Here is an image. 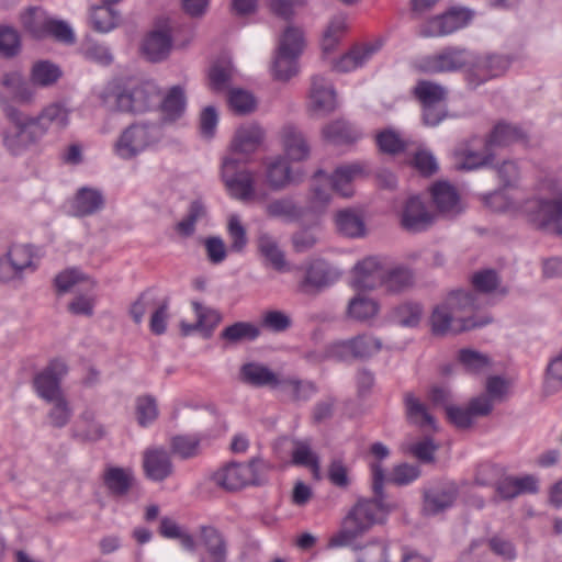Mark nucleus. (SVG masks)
<instances>
[{
  "instance_id": "f257e3e1",
  "label": "nucleus",
  "mask_w": 562,
  "mask_h": 562,
  "mask_svg": "<svg viewBox=\"0 0 562 562\" xmlns=\"http://www.w3.org/2000/svg\"><path fill=\"white\" fill-rule=\"evenodd\" d=\"M0 106L10 122L3 132L2 143L14 156L38 145L52 127L63 130L69 123L68 111L58 103H52L37 115H31L0 95Z\"/></svg>"
},
{
  "instance_id": "f03ea898",
  "label": "nucleus",
  "mask_w": 562,
  "mask_h": 562,
  "mask_svg": "<svg viewBox=\"0 0 562 562\" xmlns=\"http://www.w3.org/2000/svg\"><path fill=\"white\" fill-rule=\"evenodd\" d=\"M374 498L359 501L345 518L344 528L334 535L328 548L351 546L352 541L368 531L373 525L384 520L389 507L383 502L384 470L378 462L371 464Z\"/></svg>"
},
{
  "instance_id": "7ed1b4c3",
  "label": "nucleus",
  "mask_w": 562,
  "mask_h": 562,
  "mask_svg": "<svg viewBox=\"0 0 562 562\" xmlns=\"http://www.w3.org/2000/svg\"><path fill=\"white\" fill-rule=\"evenodd\" d=\"M480 307L477 295L463 290L451 291L432 310L431 330L435 335L459 334L491 323L487 316L476 319L472 314Z\"/></svg>"
},
{
  "instance_id": "20e7f679",
  "label": "nucleus",
  "mask_w": 562,
  "mask_h": 562,
  "mask_svg": "<svg viewBox=\"0 0 562 562\" xmlns=\"http://www.w3.org/2000/svg\"><path fill=\"white\" fill-rule=\"evenodd\" d=\"M382 347L383 342L379 337L371 333H362L348 339L331 341L321 351L307 352L305 358L314 363L326 360L339 362L369 360L378 355Z\"/></svg>"
},
{
  "instance_id": "39448f33",
  "label": "nucleus",
  "mask_w": 562,
  "mask_h": 562,
  "mask_svg": "<svg viewBox=\"0 0 562 562\" xmlns=\"http://www.w3.org/2000/svg\"><path fill=\"white\" fill-rule=\"evenodd\" d=\"M160 89L151 80L130 81L111 89L105 102L119 112L142 114L158 104Z\"/></svg>"
},
{
  "instance_id": "423d86ee",
  "label": "nucleus",
  "mask_w": 562,
  "mask_h": 562,
  "mask_svg": "<svg viewBox=\"0 0 562 562\" xmlns=\"http://www.w3.org/2000/svg\"><path fill=\"white\" fill-rule=\"evenodd\" d=\"M160 123L140 121L127 126L114 144V153L122 159L135 158L157 146L164 138Z\"/></svg>"
},
{
  "instance_id": "0eeeda50",
  "label": "nucleus",
  "mask_w": 562,
  "mask_h": 562,
  "mask_svg": "<svg viewBox=\"0 0 562 562\" xmlns=\"http://www.w3.org/2000/svg\"><path fill=\"white\" fill-rule=\"evenodd\" d=\"M303 48V31L292 25L288 26L279 38L272 63V76L274 79L288 81L299 72L297 60Z\"/></svg>"
},
{
  "instance_id": "6e6552de",
  "label": "nucleus",
  "mask_w": 562,
  "mask_h": 562,
  "mask_svg": "<svg viewBox=\"0 0 562 562\" xmlns=\"http://www.w3.org/2000/svg\"><path fill=\"white\" fill-rule=\"evenodd\" d=\"M241 162L245 161L233 156L223 160L221 176L229 196L243 203L262 200L257 194L255 171L243 168Z\"/></svg>"
},
{
  "instance_id": "1a4fd4ad",
  "label": "nucleus",
  "mask_w": 562,
  "mask_h": 562,
  "mask_svg": "<svg viewBox=\"0 0 562 562\" xmlns=\"http://www.w3.org/2000/svg\"><path fill=\"white\" fill-rule=\"evenodd\" d=\"M524 212L536 227L562 236V193L554 191L551 199H531L525 203Z\"/></svg>"
},
{
  "instance_id": "9d476101",
  "label": "nucleus",
  "mask_w": 562,
  "mask_h": 562,
  "mask_svg": "<svg viewBox=\"0 0 562 562\" xmlns=\"http://www.w3.org/2000/svg\"><path fill=\"white\" fill-rule=\"evenodd\" d=\"M471 52L461 46H446L442 49L419 57L415 67L425 74L456 72L467 67Z\"/></svg>"
},
{
  "instance_id": "9b49d317",
  "label": "nucleus",
  "mask_w": 562,
  "mask_h": 562,
  "mask_svg": "<svg viewBox=\"0 0 562 562\" xmlns=\"http://www.w3.org/2000/svg\"><path fill=\"white\" fill-rule=\"evenodd\" d=\"M510 60L504 55L474 54L467 65V82L475 89L491 79L504 75L509 68Z\"/></svg>"
},
{
  "instance_id": "f8f14e48",
  "label": "nucleus",
  "mask_w": 562,
  "mask_h": 562,
  "mask_svg": "<svg viewBox=\"0 0 562 562\" xmlns=\"http://www.w3.org/2000/svg\"><path fill=\"white\" fill-rule=\"evenodd\" d=\"M473 11L465 8H451L420 25L419 35L423 37H442L450 35L470 24Z\"/></svg>"
},
{
  "instance_id": "ddd939ff",
  "label": "nucleus",
  "mask_w": 562,
  "mask_h": 562,
  "mask_svg": "<svg viewBox=\"0 0 562 562\" xmlns=\"http://www.w3.org/2000/svg\"><path fill=\"white\" fill-rule=\"evenodd\" d=\"M386 257L368 256L358 261L351 271V285L357 290L372 291L383 284Z\"/></svg>"
},
{
  "instance_id": "4468645a",
  "label": "nucleus",
  "mask_w": 562,
  "mask_h": 562,
  "mask_svg": "<svg viewBox=\"0 0 562 562\" xmlns=\"http://www.w3.org/2000/svg\"><path fill=\"white\" fill-rule=\"evenodd\" d=\"M172 30L168 19L160 20L144 37L140 49L147 60L159 63L169 56L172 48Z\"/></svg>"
},
{
  "instance_id": "2eb2a0df",
  "label": "nucleus",
  "mask_w": 562,
  "mask_h": 562,
  "mask_svg": "<svg viewBox=\"0 0 562 562\" xmlns=\"http://www.w3.org/2000/svg\"><path fill=\"white\" fill-rule=\"evenodd\" d=\"M68 367L61 359H53L41 372L34 376L36 394L45 402L63 396L60 382L67 374Z\"/></svg>"
},
{
  "instance_id": "dca6fc26",
  "label": "nucleus",
  "mask_w": 562,
  "mask_h": 562,
  "mask_svg": "<svg viewBox=\"0 0 562 562\" xmlns=\"http://www.w3.org/2000/svg\"><path fill=\"white\" fill-rule=\"evenodd\" d=\"M262 166L266 184L272 191H282L303 180L302 176L293 172L289 159L282 155L267 157Z\"/></svg>"
},
{
  "instance_id": "f3484780",
  "label": "nucleus",
  "mask_w": 562,
  "mask_h": 562,
  "mask_svg": "<svg viewBox=\"0 0 562 562\" xmlns=\"http://www.w3.org/2000/svg\"><path fill=\"white\" fill-rule=\"evenodd\" d=\"M259 464L257 460H251L249 463H229L215 473L214 480L228 491L239 490L257 482Z\"/></svg>"
},
{
  "instance_id": "a211bd4d",
  "label": "nucleus",
  "mask_w": 562,
  "mask_h": 562,
  "mask_svg": "<svg viewBox=\"0 0 562 562\" xmlns=\"http://www.w3.org/2000/svg\"><path fill=\"white\" fill-rule=\"evenodd\" d=\"M459 495L454 482H443L424 491L422 513L424 516H436L451 508Z\"/></svg>"
},
{
  "instance_id": "6ab92c4d",
  "label": "nucleus",
  "mask_w": 562,
  "mask_h": 562,
  "mask_svg": "<svg viewBox=\"0 0 562 562\" xmlns=\"http://www.w3.org/2000/svg\"><path fill=\"white\" fill-rule=\"evenodd\" d=\"M492 150V147H486V139L473 137L456 148L458 168L473 170L488 165L493 159Z\"/></svg>"
},
{
  "instance_id": "aec40b11",
  "label": "nucleus",
  "mask_w": 562,
  "mask_h": 562,
  "mask_svg": "<svg viewBox=\"0 0 562 562\" xmlns=\"http://www.w3.org/2000/svg\"><path fill=\"white\" fill-rule=\"evenodd\" d=\"M435 221V215L429 211L422 199L413 195L406 200L401 212L402 226L412 233L428 229Z\"/></svg>"
},
{
  "instance_id": "412c9836",
  "label": "nucleus",
  "mask_w": 562,
  "mask_h": 562,
  "mask_svg": "<svg viewBox=\"0 0 562 562\" xmlns=\"http://www.w3.org/2000/svg\"><path fill=\"white\" fill-rule=\"evenodd\" d=\"M495 492L501 501H510L521 494H536L539 492V480L533 474L506 475L495 482Z\"/></svg>"
},
{
  "instance_id": "4be33fe9",
  "label": "nucleus",
  "mask_w": 562,
  "mask_h": 562,
  "mask_svg": "<svg viewBox=\"0 0 562 562\" xmlns=\"http://www.w3.org/2000/svg\"><path fill=\"white\" fill-rule=\"evenodd\" d=\"M26 269H35L31 248L25 245H13L7 256L0 259V280L9 281Z\"/></svg>"
},
{
  "instance_id": "5701e85b",
  "label": "nucleus",
  "mask_w": 562,
  "mask_h": 562,
  "mask_svg": "<svg viewBox=\"0 0 562 562\" xmlns=\"http://www.w3.org/2000/svg\"><path fill=\"white\" fill-rule=\"evenodd\" d=\"M0 85L4 89L0 95L9 103L14 101L22 105L32 104L36 92L19 71H10L2 75Z\"/></svg>"
},
{
  "instance_id": "b1692460",
  "label": "nucleus",
  "mask_w": 562,
  "mask_h": 562,
  "mask_svg": "<svg viewBox=\"0 0 562 562\" xmlns=\"http://www.w3.org/2000/svg\"><path fill=\"white\" fill-rule=\"evenodd\" d=\"M310 106L315 115H326L337 106L336 91L333 85L322 76L312 78Z\"/></svg>"
},
{
  "instance_id": "393cba45",
  "label": "nucleus",
  "mask_w": 562,
  "mask_h": 562,
  "mask_svg": "<svg viewBox=\"0 0 562 562\" xmlns=\"http://www.w3.org/2000/svg\"><path fill=\"white\" fill-rule=\"evenodd\" d=\"M331 184L327 180V175L323 169L315 171L307 195L305 212L308 211L316 215L325 213L331 200Z\"/></svg>"
},
{
  "instance_id": "a878e982",
  "label": "nucleus",
  "mask_w": 562,
  "mask_h": 562,
  "mask_svg": "<svg viewBox=\"0 0 562 562\" xmlns=\"http://www.w3.org/2000/svg\"><path fill=\"white\" fill-rule=\"evenodd\" d=\"M143 468L146 477L154 482H161L173 472L170 454L162 448H151L144 452Z\"/></svg>"
},
{
  "instance_id": "bb28decb",
  "label": "nucleus",
  "mask_w": 562,
  "mask_h": 562,
  "mask_svg": "<svg viewBox=\"0 0 562 562\" xmlns=\"http://www.w3.org/2000/svg\"><path fill=\"white\" fill-rule=\"evenodd\" d=\"M157 106L160 109L162 123H173L180 120L187 109V95L183 87L172 86L162 97L159 94Z\"/></svg>"
},
{
  "instance_id": "cd10ccee",
  "label": "nucleus",
  "mask_w": 562,
  "mask_h": 562,
  "mask_svg": "<svg viewBox=\"0 0 562 562\" xmlns=\"http://www.w3.org/2000/svg\"><path fill=\"white\" fill-rule=\"evenodd\" d=\"M337 278L338 274L326 261L319 259L313 260L306 267L305 276L300 283V289L303 292L321 290L333 284Z\"/></svg>"
},
{
  "instance_id": "c85d7f7f",
  "label": "nucleus",
  "mask_w": 562,
  "mask_h": 562,
  "mask_svg": "<svg viewBox=\"0 0 562 562\" xmlns=\"http://www.w3.org/2000/svg\"><path fill=\"white\" fill-rule=\"evenodd\" d=\"M240 380L256 387H270L278 390L282 376L274 373L267 366L258 362H248L240 368Z\"/></svg>"
},
{
  "instance_id": "c756f323",
  "label": "nucleus",
  "mask_w": 562,
  "mask_h": 562,
  "mask_svg": "<svg viewBox=\"0 0 562 562\" xmlns=\"http://www.w3.org/2000/svg\"><path fill=\"white\" fill-rule=\"evenodd\" d=\"M265 138V131L257 124L241 126L236 131L232 142V153L228 156H249L256 151Z\"/></svg>"
},
{
  "instance_id": "7c9ffc66",
  "label": "nucleus",
  "mask_w": 562,
  "mask_h": 562,
  "mask_svg": "<svg viewBox=\"0 0 562 562\" xmlns=\"http://www.w3.org/2000/svg\"><path fill=\"white\" fill-rule=\"evenodd\" d=\"M381 46L380 42L356 45L342 55L334 67L341 72L353 71L367 64L380 50Z\"/></svg>"
},
{
  "instance_id": "2f4dec72",
  "label": "nucleus",
  "mask_w": 562,
  "mask_h": 562,
  "mask_svg": "<svg viewBox=\"0 0 562 562\" xmlns=\"http://www.w3.org/2000/svg\"><path fill=\"white\" fill-rule=\"evenodd\" d=\"M431 198L437 210L445 215L452 216L461 212L459 194L453 186L448 182H436L430 189Z\"/></svg>"
},
{
  "instance_id": "473e14b6",
  "label": "nucleus",
  "mask_w": 562,
  "mask_h": 562,
  "mask_svg": "<svg viewBox=\"0 0 562 562\" xmlns=\"http://www.w3.org/2000/svg\"><path fill=\"white\" fill-rule=\"evenodd\" d=\"M284 153L292 161H303L310 156V146L302 134L293 125H285L280 132Z\"/></svg>"
},
{
  "instance_id": "72a5a7b5",
  "label": "nucleus",
  "mask_w": 562,
  "mask_h": 562,
  "mask_svg": "<svg viewBox=\"0 0 562 562\" xmlns=\"http://www.w3.org/2000/svg\"><path fill=\"white\" fill-rule=\"evenodd\" d=\"M364 168L359 162L344 165L337 167L334 173L327 180L331 184V190L337 192L344 198H349L353 193L352 181L360 177Z\"/></svg>"
},
{
  "instance_id": "f704fd0d",
  "label": "nucleus",
  "mask_w": 562,
  "mask_h": 562,
  "mask_svg": "<svg viewBox=\"0 0 562 562\" xmlns=\"http://www.w3.org/2000/svg\"><path fill=\"white\" fill-rule=\"evenodd\" d=\"M403 402L408 423L419 428H436L435 418L429 413L428 407L413 392H406Z\"/></svg>"
},
{
  "instance_id": "c9c22d12",
  "label": "nucleus",
  "mask_w": 562,
  "mask_h": 562,
  "mask_svg": "<svg viewBox=\"0 0 562 562\" xmlns=\"http://www.w3.org/2000/svg\"><path fill=\"white\" fill-rule=\"evenodd\" d=\"M265 213L268 217L279 218L286 223H294L304 216L305 210L292 198L283 196L273 199L267 203L265 205Z\"/></svg>"
},
{
  "instance_id": "e433bc0d",
  "label": "nucleus",
  "mask_w": 562,
  "mask_h": 562,
  "mask_svg": "<svg viewBox=\"0 0 562 562\" xmlns=\"http://www.w3.org/2000/svg\"><path fill=\"white\" fill-rule=\"evenodd\" d=\"M414 273L403 265L394 267L390 266V260L386 257V268L383 272V284L386 291L392 293L402 292L413 285Z\"/></svg>"
},
{
  "instance_id": "4c0bfd02",
  "label": "nucleus",
  "mask_w": 562,
  "mask_h": 562,
  "mask_svg": "<svg viewBox=\"0 0 562 562\" xmlns=\"http://www.w3.org/2000/svg\"><path fill=\"white\" fill-rule=\"evenodd\" d=\"M104 205V198L101 191L92 188H81L78 190L71 209L76 216L91 215Z\"/></svg>"
},
{
  "instance_id": "58836bf2",
  "label": "nucleus",
  "mask_w": 562,
  "mask_h": 562,
  "mask_svg": "<svg viewBox=\"0 0 562 562\" xmlns=\"http://www.w3.org/2000/svg\"><path fill=\"white\" fill-rule=\"evenodd\" d=\"M257 247L260 255L265 257L276 270H286L284 252L273 235L267 232H260L257 237Z\"/></svg>"
},
{
  "instance_id": "ea45409f",
  "label": "nucleus",
  "mask_w": 562,
  "mask_h": 562,
  "mask_svg": "<svg viewBox=\"0 0 562 562\" xmlns=\"http://www.w3.org/2000/svg\"><path fill=\"white\" fill-rule=\"evenodd\" d=\"M89 19L94 31L109 33L119 26L121 12L113 7L101 3L91 9Z\"/></svg>"
},
{
  "instance_id": "a19ab883",
  "label": "nucleus",
  "mask_w": 562,
  "mask_h": 562,
  "mask_svg": "<svg viewBox=\"0 0 562 562\" xmlns=\"http://www.w3.org/2000/svg\"><path fill=\"white\" fill-rule=\"evenodd\" d=\"M103 481L114 496H124L130 491L134 476L130 469L110 467L104 471Z\"/></svg>"
},
{
  "instance_id": "79ce46f5",
  "label": "nucleus",
  "mask_w": 562,
  "mask_h": 562,
  "mask_svg": "<svg viewBox=\"0 0 562 562\" xmlns=\"http://www.w3.org/2000/svg\"><path fill=\"white\" fill-rule=\"evenodd\" d=\"M335 223L338 232L347 237L358 238L366 233L362 216L355 210L345 209L336 213Z\"/></svg>"
},
{
  "instance_id": "37998d69",
  "label": "nucleus",
  "mask_w": 562,
  "mask_h": 562,
  "mask_svg": "<svg viewBox=\"0 0 562 562\" xmlns=\"http://www.w3.org/2000/svg\"><path fill=\"white\" fill-rule=\"evenodd\" d=\"M201 537L207 551V555L202 560H207L209 562H225L226 543L222 535L213 527H202Z\"/></svg>"
},
{
  "instance_id": "c03bdc74",
  "label": "nucleus",
  "mask_w": 562,
  "mask_h": 562,
  "mask_svg": "<svg viewBox=\"0 0 562 562\" xmlns=\"http://www.w3.org/2000/svg\"><path fill=\"white\" fill-rule=\"evenodd\" d=\"M525 134L516 125L501 122L496 124L486 139V147H505L524 139Z\"/></svg>"
},
{
  "instance_id": "a18cd8bd",
  "label": "nucleus",
  "mask_w": 562,
  "mask_h": 562,
  "mask_svg": "<svg viewBox=\"0 0 562 562\" xmlns=\"http://www.w3.org/2000/svg\"><path fill=\"white\" fill-rule=\"evenodd\" d=\"M49 20L50 16L41 8H30L21 15V23L23 27L36 38L47 36Z\"/></svg>"
},
{
  "instance_id": "49530a36",
  "label": "nucleus",
  "mask_w": 562,
  "mask_h": 562,
  "mask_svg": "<svg viewBox=\"0 0 562 562\" xmlns=\"http://www.w3.org/2000/svg\"><path fill=\"white\" fill-rule=\"evenodd\" d=\"M291 457L293 464L308 468L315 479L321 477L319 458L307 441L295 440Z\"/></svg>"
},
{
  "instance_id": "de8ad7c7",
  "label": "nucleus",
  "mask_w": 562,
  "mask_h": 562,
  "mask_svg": "<svg viewBox=\"0 0 562 562\" xmlns=\"http://www.w3.org/2000/svg\"><path fill=\"white\" fill-rule=\"evenodd\" d=\"M278 390L290 395L292 401L305 402L317 393V386L311 381H302L295 378H283Z\"/></svg>"
},
{
  "instance_id": "09e8293b",
  "label": "nucleus",
  "mask_w": 562,
  "mask_h": 562,
  "mask_svg": "<svg viewBox=\"0 0 562 562\" xmlns=\"http://www.w3.org/2000/svg\"><path fill=\"white\" fill-rule=\"evenodd\" d=\"M379 313V304L375 300L362 294L353 296L347 307V314L356 321H368L376 316Z\"/></svg>"
},
{
  "instance_id": "8fccbe9b",
  "label": "nucleus",
  "mask_w": 562,
  "mask_h": 562,
  "mask_svg": "<svg viewBox=\"0 0 562 562\" xmlns=\"http://www.w3.org/2000/svg\"><path fill=\"white\" fill-rule=\"evenodd\" d=\"M347 27V15L342 13L335 15L330 20L322 41V48L325 55L331 53L335 49Z\"/></svg>"
},
{
  "instance_id": "3c124183",
  "label": "nucleus",
  "mask_w": 562,
  "mask_h": 562,
  "mask_svg": "<svg viewBox=\"0 0 562 562\" xmlns=\"http://www.w3.org/2000/svg\"><path fill=\"white\" fill-rule=\"evenodd\" d=\"M206 215L205 205L201 200L190 203L187 215L177 223L176 231L183 237H190L195 232L196 223Z\"/></svg>"
},
{
  "instance_id": "603ef678",
  "label": "nucleus",
  "mask_w": 562,
  "mask_h": 562,
  "mask_svg": "<svg viewBox=\"0 0 562 562\" xmlns=\"http://www.w3.org/2000/svg\"><path fill=\"white\" fill-rule=\"evenodd\" d=\"M414 93L423 105H427L443 103L447 90L441 85L422 80L416 85Z\"/></svg>"
},
{
  "instance_id": "864d4df0",
  "label": "nucleus",
  "mask_w": 562,
  "mask_h": 562,
  "mask_svg": "<svg viewBox=\"0 0 562 562\" xmlns=\"http://www.w3.org/2000/svg\"><path fill=\"white\" fill-rule=\"evenodd\" d=\"M61 76L58 66L49 61H38L34 64L31 71V80L34 85L47 87L55 83Z\"/></svg>"
},
{
  "instance_id": "5fc2aeb1",
  "label": "nucleus",
  "mask_w": 562,
  "mask_h": 562,
  "mask_svg": "<svg viewBox=\"0 0 562 562\" xmlns=\"http://www.w3.org/2000/svg\"><path fill=\"white\" fill-rule=\"evenodd\" d=\"M80 52L86 59L103 66H108L113 61V55L109 47L89 37L81 43Z\"/></svg>"
},
{
  "instance_id": "6e6d98bb",
  "label": "nucleus",
  "mask_w": 562,
  "mask_h": 562,
  "mask_svg": "<svg viewBox=\"0 0 562 562\" xmlns=\"http://www.w3.org/2000/svg\"><path fill=\"white\" fill-rule=\"evenodd\" d=\"M136 419L139 426L147 427L158 417V405L155 397L144 395L136 398Z\"/></svg>"
},
{
  "instance_id": "4d7b16f0",
  "label": "nucleus",
  "mask_w": 562,
  "mask_h": 562,
  "mask_svg": "<svg viewBox=\"0 0 562 562\" xmlns=\"http://www.w3.org/2000/svg\"><path fill=\"white\" fill-rule=\"evenodd\" d=\"M350 547L357 553L356 562H379L386 558V546L379 540H372L364 546L355 544L353 540Z\"/></svg>"
},
{
  "instance_id": "13d9d810",
  "label": "nucleus",
  "mask_w": 562,
  "mask_h": 562,
  "mask_svg": "<svg viewBox=\"0 0 562 562\" xmlns=\"http://www.w3.org/2000/svg\"><path fill=\"white\" fill-rule=\"evenodd\" d=\"M259 334L260 331L257 326L246 322H237L227 326L221 336L227 341L238 342L241 340H255Z\"/></svg>"
},
{
  "instance_id": "bf43d9fd",
  "label": "nucleus",
  "mask_w": 562,
  "mask_h": 562,
  "mask_svg": "<svg viewBox=\"0 0 562 562\" xmlns=\"http://www.w3.org/2000/svg\"><path fill=\"white\" fill-rule=\"evenodd\" d=\"M423 316V306L417 302H405L394 311L396 322L403 327H416Z\"/></svg>"
},
{
  "instance_id": "052dcab7",
  "label": "nucleus",
  "mask_w": 562,
  "mask_h": 562,
  "mask_svg": "<svg viewBox=\"0 0 562 562\" xmlns=\"http://www.w3.org/2000/svg\"><path fill=\"white\" fill-rule=\"evenodd\" d=\"M172 452L182 459H190L199 453L200 438L193 435H178L171 438Z\"/></svg>"
},
{
  "instance_id": "680f3d73",
  "label": "nucleus",
  "mask_w": 562,
  "mask_h": 562,
  "mask_svg": "<svg viewBox=\"0 0 562 562\" xmlns=\"http://www.w3.org/2000/svg\"><path fill=\"white\" fill-rule=\"evenodd\" d=\"M326 139L334 143H349L357 138V132L346 121H335L323 130Z\"/></svg>"
},
{
  "instance_id": "e2e57ef3",
  "label": "nucleus",
  "mask_w": 562,
  "mask_h": 562,
  "mask_svg": "<svg viewBox=\"0 0 562 562\" xmlns=\"http://www.w3.org/2000/svg\"><path fill=\"white\" fill-rule=\"evenodd\" d=\"M49 403L53 405L47 414L49 424L55 428L65 427L72 416V409L65 395L59 396Z\"/></svg>"
},
{
  "instance_id": "0e129e2a",
  "label": "nucleus",
  "mask_w": 562,
  "mask_h": 562,
  "mask_svg": "<svg viewBox=\"0 0 562 562\" xmlns=\"http://www.w3.org/2000/svg\"><path fill=\"white\" fill-rule=\"evenodd\" d=\"M21 38L19 32L9 25H0V55L10 58L19 54Z\"/></svg>"
},
{
  "instance_id": "69168bd1",
  "label": "nucleus",
  "mask_w": 562,
  "mask_h": 562,
  "mask_svg": "<svg viewBox=\"0 0 562 562\" xmlns=\"http://www.w3.org/2000/svg\"><path fill=\"white\" fill-rule=\"evenodd\" d=\"M227 234L231 241V250L235 252H241L248 243V238L246 228L241 224L238 215L234 214L229 216Z\"/></svg>"
},
{
  "instance_id": "338daca9",
  "label": "nucleus",
  "mask_w": 562,
  "mask_h": 562,
  "mask_svg": "<svg viewBox=\"0 0 562 562\" xmlns=\"http://www.w3.org/2000/svg\"><path fill=\"white\" fill-rule=\"evenodd\" d=\"M228 103L232 110L238 114H248L257 105L255 97L243 89H232L228 93Z\"/></svg>"
},
{
  "instance_id": "774afa93",
  "label": "nucleus",
  "mask_w": 562,
  "mask_h": 562,
  "mask_svg": "<svg viewBox=\"0 0 562 562\" xmlns=\"http://www.w3.org/2000/svg\"><path fill=\"white\" fill-rule=\"evenodd\" d=\"M350 469L340 458H334L327 469L329 482L339 488H347L350 485Z\"/></svg>"
}]
</instances>
